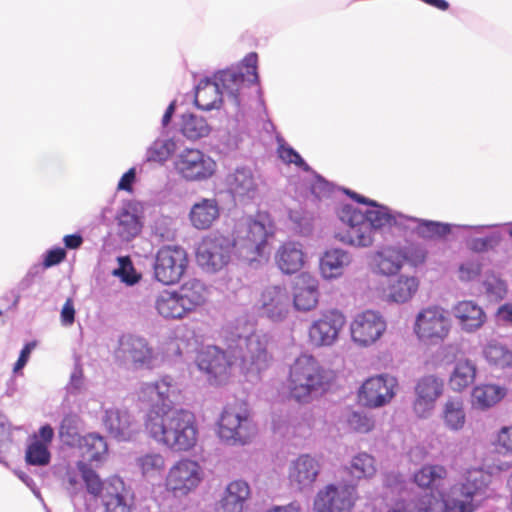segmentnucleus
I'll use <instances>...</instances> for the list:
<instances>
[{"instance_id":"a19ab883","label":"nucleus","mask_w":512,"mask_h":512,"mask_svg":"<svg viewBox=\"0 0 512 512\" xmlns=\"http://www.w3.org/2000/svg\"><path fill=\"white\" fill-rule=\"evenodd\" d=\"M486 360L500 367L512 366L510 345L499 340H491L483 350Z\"/></svg>"},{"instance_id":"1a4fd4ad","label":"nucleus","mask_w":512,"mask_h":512,"mask_svg":"<svg viewBox=\"0 0 512 512\" xmlns=\"http://www.w3.org/2000/svg\"><path fill=\"white\" fill-rule=\"evenodd\" d=\"M188 264L185 249L179 246H164L156 254L154 261L155 279L164 285L177 283Z\"/></svg>"},{"instance_id":"f257e3e1","label":"nucleus","mask_w":512,"mask_h":512,"mask_svg":"<svg viewBox=\"0 0 512 512\" xmlns=\"http://www.w3.org/2000/svg\"><path fill=\"white\" fill-rule=\"evenodd\" d=\"M357 203L366 207L359 208L353 204H341L337 210L338 218L347 225V230L338 232L335 237L340 242L355 247H369L377 232L385 233L395 229L404 238L417 235L419 238L435 241L444 239L453 228L473 230L482 233L488 226L455 225L434 220L408 217L397 213L374 200L366 198L352 190L342 189Z\"/></svg>"},{"instance_id":"cd10ccee","label":"nucleus","mask_w":512,"mask_h":512,"mask_svg":"<svg viewBox=\"0 0 512 512\" xmlns=\"http://www.w3.org/2000/svg\"><path fill=\"white\" fill-rule=\"evenodd\" d=\"M103 422L108 432L119 441L129 440L135 431L133 418L126 409H107Z\"/></svg>"},{"instance_id":"3c124183","label":"nucleus","mask_w":512,"mask_h":512,"mask_svg":"<svg viewBox=\"0 0 512 512\" xmlns=\"http://www.w3.org/2000/svg\"><path fill=\"white\" fill-rule=\"evenodd\" d=\"M118 268L114 269L113 275L120 278V280L127 285L136 284L140 275L136 272L133 263L128 256H120L117 258Z\"/></svg>"},{"instance_id":"a18cd8bd","label":"nucleus","mask_w":512,"mask_h":512,"mask_svg":"<svg viewBox=\"0 0 512 512\" xmlns=\"http://www.w3.org/2000/svg\"><path fill=\"white\" fill-rule=\"evenodd\" d=\"M25 459L28 465L46 466L50 463L51 453L45 443L37 437H32L26 448Z\"/></svg>"},{"instance_id":"6e6552de","label":"nucleus","mask_w":512,"mask_h":512,"mask_svg":"<svg viewBox=\"0 0 512 512\" xmlns=\"http://www.w3.org/2000/svg\"><path fill=\"white\" fill-rule=\"evenodd\" d=\"M137 396L150 406L148 415H165L174 411V406L180 402L181 387L173 377L166 375L155 382L141 383Z\"/></svg>"},{"instance_id":"c85d7f7f","label":"nucleus","mask_w":512,"mask_h":512,"mask_svg":"<svg viewBox=\"0 0 512 512\" xmlns=\"http://www.w3.org/2000/svg\"><path fill=\"white\" fill-rule=\"evenodd\" d=\"M220 217V206L215 198H201L189 212L192 226L198 230L209 229Z\"/></svg>"},{"instance_id":"69168bd1","label":"nucleus","mask_w":512,"mask_h":512,"mask_svg":"<svg viewBox=\"0 0 512 512\" xmlns=\"http://www.w3.org/2000/svg\"><path fill=\"white\" fill-rule=\"evenodd\" d=\"M135 181H136V168L132 167L122 175V177L120 178V180L118 182L117 189L131 192Z\"/></svg>"},{"instance_id":"a878e982","label":"nucleus","mask_w":512,"mask_h":512,"mask_svg":"<svg viewBox=\"0 0 512 512\" xmlns=\"http://www.w3.org/2000/svg\"><path fill=\"white\" fill-rule=\"evenodd\" d=\"M250 494V486L246 481L230 482L221 496L218 512H243Z\"/></svg>"},{"instance_id":"6ab92c4d","label":"nucleus","mask_w":512,"mask_h":512,"mask_svg":"<svg viewBox=\"0 0 512 512\" xmlns=\"http://www.w3.org/2000/svg\"><path fill=\"white\" fill-rule=\"evenodd\" d=\"M102 504L106 512H132L135 506V495L130 485L119 476L106 480V492L102 494Z\"/></svg>"},{"instance_id":"603ef678","label":"nucleus","mask_w":512,"mask_h":512,"mask_svg":"<svg viewBox=\"0 0 512 512\" xmlns=\"http://www.w3.org/2000/svg\"><path fill=\"white\" fill-rule=\"evenodd\" d=\"M278 142L279 157L284 163L295 164L298 168L302 169L305 172L312 171V168L306 163V161L295 149L287 145L282 139H278Z\"/></svg>"},{"instance_id":"f3484780","label":"nucleus","mask_w":512,"mask_h":512,"mask_svg":"<svg viewBox=\"0 0 512 512\" xmlns=\"http://www.w3.org/2000/svg\"><path fill=\"white\" fill-rule=\"evenodd\" d=\"M397 385L396 377L389 374L371 377L361 386L359 398L370 408L382 407L394 397Z\"/></svg>"},{"instance_id":"7c9ffc66","label":"nucleus","mask_w":512,"mask_h":512,"mask_svg":"<svg viewBox=\"0 0 512 512\" xmlns=\"http://www.w3.org/2000/svg\"><path fill=\"white\" fill-rule=\"evenodd\" d=\"M454 316L466 332L478 330L486 321L483 309L473 301H461L453 307Z\"/></svg>"},{"instance_id":"4be33fe9","label":"nucleus","mask_w":512,"mask_h":512,"mask_svg":"<svg viewBox=\"0 0 512 512\" xmlns=\"http://www.w3.org/2000/svg\"><path fill=\"white\" fill-rule=\"evenodd\" d=\"M319 461L309 455L301 454L289 463L288 480L293 489L305 490L312 487L320 473Z\"/></svg>"},{"instance_id":"c9c22d12","label":"nucleus","mask_w":512,"mask_h":512,"mask_svg":"<svg viewBox=\"0 0 512 512\" xmlns=\"http://www.w3.org/2000/svg\"><path fill=\"white\" fill-rule=\"evenodd\" d=\"M404 262L405 256L402 250L392 247L377 251L374 256L377 272L386 276L396 274L402 268Z\"/></svg>"},{"instance_id":"79ce46f5","label":"nucleus","mask_w":512,"mask_h":512,"mask_svg":"<svg viewBox=\"0 0 512 512\" xmlns=\"http://www.w3.org/2000/svg\"><path fill=\"white\" fill-rule=\"evenodd\" d=\"M447 476L442 465H424L414 474V482L423 489L434 488Z\"/></svg>"},{"instance_id":"473e14b6","label":"nucleus","mask_w":512,"mask_h":512,"mask_svg":"<svg viewBox=\"0 0 512 512\" xmlns=\"http://www.w3.org/2000/svg\"><path fill=\"white\" fill-rule=\"evenodd\" d=\"M419 281L414 276H403L390 280L385 290L388 301L395 303H406L417 292Z\"/></svg>"},{"instance_id":"09e8293b","label":"nucleus","mask_w":512,"mask_h":512,"mask_svg":"<svg viewBox=\"0 0 512 512\" xmlns=\"http://www.w3.org/2000/svg\"><path fill=\"white\" fill-rule=\"evenodd\" d=\"M483 261L479 255H472L464 259L458 267V278L462 282L477 280L482 271Z\"/></svg>"},{"instance_id":"9d476101","label":"nucleus","mask_w":512,"mask_h":512,"mask_svg":"<svg viewBox=\"0 0 512 512\" xmlns=\"http://www.w3.org/2000/svg\"><path fill=\"white\" fill-rule=\"evenodd\" d=\"M218 434L228 444L244 445L255 434V425L246 412H238L235 408H224L218 422Z\"/></svg>"},{"instance_id":"37998d69","label":"nucleus","mask_w":512,"mask_h":512,"mask_svg":"<svg viewBox=\"0 0 512 512\" xmlns=\"http://www.w3.org/2000/svg\"><path fill=\"white\" fill-rule=\"evenodd\" d=\"M181 132L187 139L197 140L207 136L210 132V127L202 117L194 114H183Z\"/></svg>"},{"instance_id":"4468645a","label":"nucleus","mask_w":512,"mask_h":512,"mask_svg":"<svg viewBox=\"0 0 512 512\" xmlns=\"http://www.w3.org/2000/svg\"><path fill=\"white\" fill-rule=\"evenodd\" d=\"M449 330L450 320L440 307L425 308L416 317L415 333L422 341L436 344L448 335Z\"/></svg>"},{"instance_id":"dca6fc26","label":"nucleus","mask_w":512,"mask_h":512,"mask_svg":"<svg viewBox=\"0 0 512 512\" xmlns=\"http://www.w3.org/2000/svg\"><path fill=\"white\" fill-rule=\"evenodd\" d=\"M115 357L125 363L131 362L137 368H151L155 358L146 339L133 334H124L119 338Z\"/></svg>"},{"instance_id":"864d4df0","label":"nucleus","mask_w":512,"mask_h":512,"mask_svg":"<svg viewBox=\"0 0 512 512\" xmlns=\"http://www.w3.org/2000/svg\"><path fill=\"white\" fill-rule=\"evenodd\" d=\"M66 490L74 505L85 502L87 492L81 475L68 474Z\"/></svg>"},{"instance_id":"c03bdc74","label":"nucleus","mask_w":512,"mask_h":512,"mask_svg":"<svg viewBox=\"0 0 512 512\" xmlns=\"http://www.w3.org/2000/svg\"><path fill=\"white\" fill-rule=\"evenodd\" d=\"M77 468L84 482L86 492L94 498L100 497L106 492V481H102L99 475L86 463L79 462Z\"/></svg>"},{"instance_id":"13d9d810","label":"nucleus","mask_w":512,"mask_h":512,"mask_svg":"<svg viewBox=\"0 0 512 512\" xmlns=\"http://www.w3.org/2000/svg\"><path fill=\"white\" fill-rule=\"evenodd\" d=\"M84 386L83 369L79 362H76L70 375V381L66 386L67 392L70 394H78Z\"/></svg>"},{"instance_id":"9b49d317","label":"nucleus","mask_w":512,"mask_h":512,"mask_svg":"<svg viewBox=\"0 0 512 512\" xmlns=\"http://www.w3.org/2000/svg\"><path fill=\"white\" fill-rule=\"evenodd\" d=\"M203 476V470L196 461L180 460L168 472L166 477L167 490L177 498L187 496L199 486Z\"/></svg>"},{"instance_id":"ea45409f","label":"nucleus","mask_w":512,"mask_h":512,"mask_svg":"<svg viewBox=\"0 0 512 512\" xmlns=\"http://www.w3.org/2000/svg\"><path fill=\"white\" fill-rule=\"evenodd\" d=\"M505 395V390L498 385L485 384L474 388L472 397L474 404L482 409L489 408L499 402Z\"/></svg>"},{"instance_id":"e433bc0d","label":"nucleus","mask_w":512,"mask_h":512,"mask_svg":"<svg viewBox=\"0 0 512 512\" xmlns=\"http://www.w3.org/2000/svg\"><path fill=\"white\" fill-rule=\"evenodd\" d=\"M84 457L90 462L101 461L107 454L108 444L98 433H89L79 441Z\"/></svg>"},{"instance_id":"bb28decb","label":"nucleus","mask_w":512,"mask_h":512,"mask_svg":"<svg viewBox=\"0 0 512 512\" xmlns=\"http://www.w3.org/2000/svg\"><path fill=\"white\" fill-rule=\"evenodd\" d=\"M142 223L135 203L126 202L116 215V233L122 241H130L141 231Z\"/></svg>"},{"instance_id":"b1692460","label":"nucleus","mask_w":512,"mask_h":512,"mask_svg":"<svg viewBox=\"0 0 512 512\" xmlns=\"http://www.w3.org/2000/svg\"><path fill=\"white\" fill-rule=\"evenodd\" d=\"M477 489L476 484L469 480L454 484L443 498V512H472L471 502Z\"/></svg>"},{"instance_id":"e2e57ef3","label":"nucleus","mask_w":512,"mask_h":512,"mask_svg":"<svg viewBox=\"0 0 512 512\" xmlns=\"http://www.w3.org/2000/svg\"><path fill=\"white\" fill-rule=\"evenodd\" d=\"M484 287L488 294L497 298H502L506 292L505 284L498 278L487 279L484 281Z\"/></svg>"},{"instance_id":"a211bd4d","label":"nucleus","mask_w":512,"mask_h":512,"mask_svg":"<svg viewBox=\"0 0 512 512\" xmlns=\"http://www.w3.org/2000/svg\"><path fill=\"white\" fill-rule=\"evenodd\" d=\"M345 316L338 310H329L314 320L309 328V338L313 345L330 346L338 338L345 324Z\"/></svg>"},{"instance_id":"2eb2a0df","label":"nucleus","mask_w":512,"mask_h":512,"mask_svg":"<svg viewBox=\"0 0 512 512\" xmlns=\"http://www.w3.org/2000/svg\"><path fill=\"white\" fill-rule=\"evenodd\" d=\"M444 391V381L436 375L420 377L414 386L415 398L412 408L419 418H428L435 409L436 402Z\"/></svg>"},{"instance_id":"052dcab7","label":"nucleus","mask_w":512,"mask_h":512,"mask_svg":"<svg viewBox=\"0 0 512 512\" xmlns=\"http://www.w3.org/2000/svg\"><path fill=\"white\" fill-rule=\"evenodd\" d=\"M495 319L499 326H512V304L500 305L495 314Z\"/></svg>"},{"instance_id":"338daca9","label":"nucleus","mask_w":512,"mask_h":512,"mask_svg":"<svg viewBox=\"0 0 512 512\" xmlns=\"http://www.w3.org/2000/svg\"><path fill=\"white\" fill-rule=\"evenodd\" d=\"M42 268L39 265H35L29 269L27 274L23 277V279L18 284V289L20 291H25L29 289L34 283L35 277L40 273Z\"/></svg>"},{"instance_id":"5701e85b","label":"nucleus","mask_w":512,"mask_h":512,"mask_svg":"<svg viewBox=\"0 0 512 512\" xmlns=\"http://www.w3.org/2000/svg\"><path fill=\"white\" fill-rule=\"evenodd\" d=\"M227 189L235 201L246 203L255 198L257 183L252 170L238 167L226 178Z\"/></svg>"},{"instance_id":"bf43d9fd","label":"nucleus","mask_w":512,"mask_h":512,"mask_svg":"<svg viewBox=\"0 0 512 512\" xmlns=\"http://www.w3.org/2000/svg\"><path fill=\"white\" fill-rule=\"evenodd\" d=\"M36 347V342H28L24 345V347L20 351V355L18 357V360L14 364L13 372L15 374L21 373L22 369L26 366V364L29 361L30 355L33 351V349Z\"/></svg>"},{"instance_id":"7ed1b4c3","label":"nucleus","mask_w":512,"mask_h":512,"mask_svg":"<svg viewBox=\"0 0 512 512\" xmlns=\"http://www.w3.org/2000/svg\"><path fill=\"white\" fill-rule=\"evenodd\" d=\"M272 234V226L266 225L263 216L260 215L259 219L241 218L235 225L233 239L219 234L204 237L196 251L197 262L205 271L212 273L227 266L233 255L253 263L265 255L267 239Z\"/></svg>"},{"instance_id":"412c9836","label":"nucleus","mask_w":512,"mask_h":512,"mask_svg":"<svg viewBox=\"0 0 512 512\" xmlns=\"http://www.w3.org/2000/svg\"><path fill=\"white\" fill-rule=\"evenodd\" d=\"M259 303L262 315L273 322H282L290 312V295L283 286L266 287L261 294Z\"/></svg>"},{"instance_id":"393cba45","label":"nucleus","mask_w":512,"mask_h":512,"mask_svg":"<svg viewBox=\"0 0 512 512\" xmlns=\"http://www.w3.org/2000/svg\"><path fill=\"white\" fill-rule=\"evenodd\" d=\"M318 280L308 273L297 277L294 288L293 304L298 311H310L318 303Z\"/></svg>"},{"instance_id":"72a5a7b5","label":"nucleus","mask_w":512,"mask_h":512,"mask_svg":"<svg viewBox=\"0 0 512 512\" xmlns=\"http://www.w3.org/2000/svg\"><path fill=\"white\" fill-rule=\"evenodd\" d=\"M441 418L448 430L453 432L462 430L466 423V412L462 397H449L443 405Z\"/></svg>"},{"instance_id":"c756f323","label":"nucleus","mask_w":512,"mask_h":512,"mask_svg":"<svg viewBox=\"0 0 512 512\" xmlns=\"http://www.w3.org/2000/svg\"><path fill=\"white\" fill-rule=\"evenodd\" d=\"M352 262V255L340 248H331L320 258V272L325 279H336L343 275Z\"/></svg>"},{"instance_id":"f704fd0d","label":"nucleus","mask_w":512,"mask_h":512,"mask_svg":"<svg viewBox=\"0 0 512 512\" xmlns=\"http://www.w3.org/2000/svg\"><path fill=\"white\" fill-rule=\"evenodd\" d=\"M487 229L498 227V225H489ZM463 231L461 236L463 237L467 248L476 253H483L497 247L501 240L502 234L499 231H492L484 237H475L474 235H481V233H475L473 230H465ZM486 228L483 230L485 231ZM484 232H482L483 234Z\"/></svg>"},{"instance_id":"de8ad7c7","label":"nucleus","mask_w":512,"mask_h":512,"mask_svg":"<svg viewBox=\"0 0 512 512\" xmlns=\"http://www.w3.org/2000/svg\"><path fill=\"white\" fill-rule=\"evenodd\" d=\"M289 220L292 224V229L303 236H308L313 230V214L309 211L299 207L296 209H290Z\"/></svg>"},{"instance_id":"49530a36","label":"nucleus","mask_w":512,"mask_h":512,"mask_svg":"<svg viewBox=\"0 0 512 512\" xmlns=\"http://www.w3.org/2000/svg\"><path fill=\"white\" fill-rule=\"evenodd\" d=\"M176 150V143L172 139H156L147 149L146 162L163 163Z\"/></svg>"},{"instance_id":"680f3d73","label":"nucleus","mask_w":512,"mask_h":512,"mask_svg":"<svg viewBox=\"0 0 512 512\" xmlns=\"http://www.w3.org/2000/svg\"><path fill=\"white\" fill-rule=\"evenodd\" d=\"M66 257V251L64 248L56 247L46 252L43 266L45 268L52 267L59 264Z\"/></svg>"},{"instance_id":"5fc2aeb1","label":"nucleus","mask_w":512,"mask_h":512,"mask_svg":"<svg viewBox=\"0 0 512 512\" xmlns=\"http://www.w3.org/2000/svg\"><path fill=\"white\" fill-rule=\"evenodd\" d=\"M309 173L314 176V181L310 187L312 195L318 200L331 197L336 189L334 184L327 181L313 169Z\"/></svg>"},{"instance_id":"0e129e2a","label":"nucleus","mask_w":512,"mask_h":512,"mask_svg":"<svg viewBox=\"0 0 512 512\" xmlns=\"http://www.w3.org/2000/svg\"><path fill=\"white\" fill-rule=\"evenodd\" d=\"M61 324L65 327L71 326L75 321V308L72 299L68 298L64 303L61 314Z\"/></svg>"},{"instance_id":"aec40b11","label":"nucleus","mask_w":512,"mask_h":512,"mask_svg":"<svg viewBox=\"0 0 512 512\" xmlns=\"http://www.w3.org/2000/svg\"><path fill=\"white\" fill-rule=\"evenodd\" d=\"M386 329L382 316L368 310L356 316L351 324V337L361 346H368L380 338Z\"/></svg>"},{"instance_id":"423d86ee","label":"nucleus","mask_w":512,"mask_h":512,"mask_svg":"<svg viewBox=\"0 0 512 512\" xmlns=\"http://www.w3.org/2000/svg\"><path fill=\"white\" fill-rule=\"evenodd\" d=\"M332 375L311 355L299 356L290 367V398L308 404L321 397L330 387Z\"/></svg>"},{"instance_id":"58836bf2","label":"nucleus","mask_w":512,"mask_h":512,"mask_svg":"<svg viewBox=\"0 0 512 512\" xmlns=\"http://www.w3.org/2000/svg\"><path fill=\"white\" fill-rule=\"evenodd\" d=\"M346 471L352 480L370 478L376 472L375 459L365 452L358 453L352 458Z\"/></svg>"},{"instance_id":"20e7f679","label":"nucleus","mask_w":512,"mask_h":512,"mask_svg":"<svg viewBox=\"0 0 512 512\" xmlns=\"http://www.w3.org/2000/svg\"><path fill=\"white\" fill-rule=\"evenodd\" d=\"M258 56L251 52L243 59V66H232L216 72L213 78L201 79L195 88V104L210 111L224 109L229 116L239 120L245 102V90L259 84Z\"/></svg>"},{"instance_id":"0eeeda50","label":"nucleus","mask_w":512,"mask_h":512,"mask_svg":"<svg viewBox=\"0 0 512 512\" xmlns=\"http://www.w3.org/2000/svg\"><path fill=\"white\" fill-rule=\"evenodd\" d=\"M205 286L198 279L184 283L177 291L161 293L155 308L166 319H182L205 302Z\"/></svg>"},{"instance_id":"4d7b16f0","label":"nucleus","mask_w":512,"mask_h":512,"mask_svg":"<svg viewBox=\"0 0 512 512\" xmlns=\"http://www.w3.org/2000/svg\"><path fill=\"white\" fill-rule=\"evenodd\" d=\"M137 464L144 475L164 467V458L158 453L145 454L137 459Z\"/></svg>"},{"instance_id":"2f4dec72","label":"nucleus","mask_w":512,"mask_h":512,"mask_svg":"<svg viewBox=\"0 0 512 512\" xmlns=\"http://www.w3.org/2000/svg\"><path fill=\"white\" fill-rule=\"evenodd\" d=\"M276 261L279 269L285 274L298 272L304 264L302 246L296 242L284 243L277 252Z\"/></svg>"},{"instance_id":"4c0bfd02","label":"nucleus","mask_w":512,"mask_h":512,"mask_svg":"<svg viewBox=\"0 0 512 512\" xmlns=\"http://www.w3.org/2000/svg\"><path fill=\"white\" fill-rule=\"evenodd\" d=\"M476 367L469 361H458L451 373L449 384L454 391H461L474 382Z\"/></svg>"},{"instance_id":"39448f33","label":"nucleus","mask_w":512,"mask_h":512,"mask_svg":"<svg viewBox=\"0 0 512 512\" xmlns=\"http://www.w3.org/2000/svg\"><path fill=\"white\" fill-rule=\"evenodd\" d=\"M145 425L155 441L173 451H189L196 444L198 430L195 415L187 409H175L165 415H147Z\"/></svg>"},{"instance_id":"f8f14e48","label":"nucleus","mask_w":512,"mask_h":512,"mask_svg":"<svg viewBox=\"0 0 512 512\" xmlns=\"http://www.w3.org/2000/svg\"><path fill=\"white\" fill-rule=\"evenodd\" d=\"M356 498L355 483L329 484L317 493L314 510L315 512H350Z\"/></svg>"},{"instance_id":"774afa93","label":"nucleus","mask_w":512,"mask_h":512,"mask_svg":"<svg viewBox=\"0 0 512 512\" xmlns=\"http://www.w3.org/2000/svg\"><path fill=\"white\" fill-rule=\"evenodd\" d=\"M498 442L507 451H512V426L505 427L500 431Z\"/></svg>"},{"instance_id":"ddd939ff","label":"nucleus","mask_w":512,"mask_h":512,"mask_svg":"<svg viewBox=\"0 0 512 512\" xmlns=\"http://www.w3.org/2000/svg\"><path fill=\"white\" fill-rule=\"evenodd\" d=\"M175 169L187 181H204L216 171V162L197 149H185L175 160Z\"/></svg>"},{"instance_id":"f03ea898","label":"nucleus","mask_w":512,"mask_h":512,"mask_svg":"<svg viewBox=\"0 0 512 512\" xmlns=\"http://www.w3.org/2000/svg\"><path fill=\"white\" fill-rule=\"evenodd\" d=\"M222 337L226 351L215 345L203 347L196 358L198 368L209 376L213 384H221L238 366L244 374L258 375L269 366L271 356L267 351L266 335L255 332V326L247 317H239L228 323Z\"/></svg>"},{"instance_id":"6e6d98bb","label":"nucleus","mask_w":512,"mask_h":512,"mask_svg":"<svg viewBox=\"0 0 512 512\" xmlns=\"http://www.w3.org/2000/svg\"><path fill=\"white\" fill-rule=\"evenodd\" d=\"M402 253L405 256V261H409L414 266H419L426 261L428 250L421 243H412L405 247Z\"/></svg>"},{"instance_id":"8fccbe9b","label":"nucleus","mask_w":512,"mask_h":512,"mask_svg":"<svg viewBox=\"0 0 512 512\" xmlns=\"http://www.w3.org/2000/svg\"><path fill=\"white\" fill-rule=\"evenodd\" d=\"M348 428L357 433H368L375 425L374 418L365 411H352L346 416Z\"/></svg>"}]
</instances>
